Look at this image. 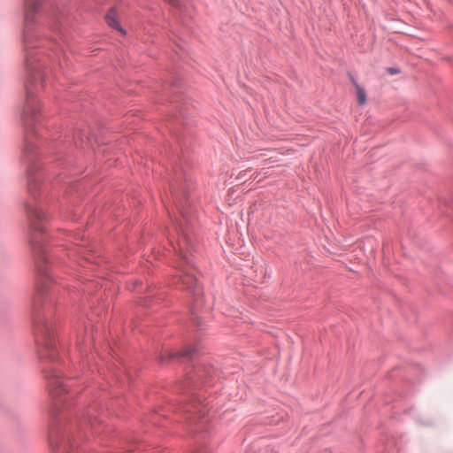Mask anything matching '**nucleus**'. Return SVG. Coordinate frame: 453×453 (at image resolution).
Returning <instances> with one entry per match:
<instances>
[{
    "instance_id": "nucleus-1",
    "label": "nucleus",
    "mask_w": 453,
    "mask_h": 453,
    "mask_svg": "<svg viewBox=\"0 0 453 453\" xmlns=\"http://www.w3.org/2000/svg\"><path fill=\"white\" fill-rule=\"evenodd\" d=\"M36 343L41 358H55V339L53 326L47 319L39 318L35 326Z\"/></svg>"
},
{
    "instance_id": "nucleus-2",
    "label": "nucleus",
    "mask_w": 453,
    "mask_h": 453,
    "mask_svg": "<svg viewBox=\"0 0 453 453\" xmlns=\"http://www.w3.org/2000/svg\"><path fill=\"white\" fill-rule=\"evenodd\" d=\"M49 442L53 453H66L69 448L73 447L74 439L66 437L57 426L50 430Z\"/></svg>"
},
{
    "instance_id": "nucleus-3",
    "label": "nucleus",
    "mask_w": 453,
    "mask_h": 453,
    "mask_svg": "<svg viewBox=\"0 0 453 453\" xmlns=\"http://www.w3.org/2000/svg\"><path fill=\"white\" fill-rule=\"evenodd\" d=\"M45 378L47 380V389L52 397L60 396L66 391L62 380L54 371L47 372Z\"/></svg>"
},
{
    "instance_id": "nucleus-4",
    "label": "nucleus",
    "mask_w": 453,
    "mask_h": 453,
    "mask_svg": "<svg viewBox=\"0 0 453 453\" xmlns=\"http://www.w3.org/2000/svg\"><path fill=\"white\" fill-rule=\"evenodd\" d=\"M27 216L29 220L31 221V226L33 229L36 232H42L43 228L40 226H37L35 221H42L45 219L44 212L42 209L36 206H27Z\"/></svg>"
},
{
    "instance_id": "nucleus-5",
    "label": "nucleus",
    "mask_w": 453,
    "mask_h": 453,
    "mask_svg": "<svg viewBox=\"0 0 453 453\" xmlns=\"http://www.w3.org/2000/svg\"><path fill=\"white\" fill-rule=\"evenodd\" d=\"M180 282L184 288L193 291L194 294L198 295L200 293L197 280L192 273L188 272H182L180 275Z\"/></svg>"
},
{
    "instance_id": "nucleus-6",
    "label": "nucleus",
    "mask_w": 453,
    "mask_h": 453,
    "mask_svg": "<svg viewBox=\"0 0 453 453\" xmlns=\"http://www.w3.org/2000/svg\"><path fill=\"white\" fill-rule=\"evenodd\" d=\"M41 273V279L39 280L37 289H36V295L35 296V303L37 304L41 302V299L44 296V295L48 291L49 284H50V278L46 272L42 271V269H39Z\"/></svg>"
},
{
    "instance_id": "nucleus-7",
    "label": "nucleus",
    "mask_w": 453,
    "mask_h": 453,
    "mask_svg": "<svg viewBox=\"0 0 453 453\" xmlns=\"http://www.w3.org/2000/svg\"><path fill=\"white\" fill-rule=\"evenodd\" d=\"M38 111L37 103L33 98V94L30 87H27V99L24 106V115L27 117L31 115L32 118H35L36 112Z\"/></svg>"
},
{
    "instance_id": "nucleus-8",
    "label": "nucleus",
    "mask_w": 453,
    "mask_h": 453,
    "mask_svg": "<svg viewBox=\"0 0 453 453\" xmlns=\"http://www.w3.org/2000/svg\"><path fill=\"white\" fill-rule=\"evenodd\" d=\"M105 20H106V23L108 24V26H110L111 27H112L114 29H117L118 31H119L122 34H125V31L122 29V27H120V25L118 21L117 12L114 9H111L108 12V13L105 16Z\"/></svg>"
},
{
    "instance_id": "nucleus-9",
    "label": "nucleus",
    "mask_w": 453,
    "mask_h": 453,
    "mask_svg": "<svg viewBox=\"0 0 453 453\" xmlns=\"http://www.w3.org/2000/svg\"><path fill=\"white\" fill-rule=\"evenodd\" d=\"M39 7V4L35 1H32L29 4H27V12L25 15V22L27 25L28 23L33 22L34 20V14L37 12Z\"/></svg>"
},
{
    "instance_id": "nucleus-10",
    "label": "nucleus",
    "mask_w": 453,
    "mask_h": 453,
    "mask_svg": "<svg viewBox=\"0 0 453 453\" xmlns=\"http://www.w3.org/2000/svg\"><path fill=\"white\" fill-rule=\"evenodd\" d=\"M187 411L190 412V413L201 415V412H202L201 401L200 400H195L192 403H190L188 404Z\"/></svg>"
},
{
    "instance_id": "nucleus-11",
    "label": "nucleus",
    "mask_w": 453,
    "mask_h": 453,
    "mask_svg": "<svg viewBox=\"0 0 453 453\" xmlns=\"http://www.w3.org/2000/svg\"><path fill=\"white\" fill-rule=\"evenodd\" d=\"M356 92H357V97L358 104L360 105H363L366 102V95L364 88H362L358 84L355 83Z\"/></svg>"
},
{
    "instance_id": "nucleus-12",
    "label": "nucleus",
    "mask_w": 453,
    "mask_h": 453,
    "mask_svg": "<svg viewBox=\"0 0 453 453\" xmlns=\"http://www.w3.org/2000/svg\"><path fill=\"white\" fill-rule=\"evenodd\" d=\"M388 73H391V74H396L399 73V71L397 69H395V68H389L388 69Z\"/></svg>"
},
{
    "instance_id": "nucleus-13",
    "label": "nucleus",
    "mask_w": 453,
    "mask_h": 453,
    "mask_svg": "<svg viewBox=\"0 0 453 453\" xmlns=\"http://www.w3.org/2000/svg\"><path fill=\"white\" fill-rule=\"evenodd\" d=\"M28 150V145H26L25 150L27 151Z\"/></svg>"
}]
</instances>
